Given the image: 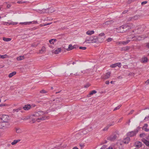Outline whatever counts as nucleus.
<instances>
[{
  "mask_svg": "<svg viewBox=\"0 0 149 149\" xmlns=\"http://www.w3.org/2000/svg\"><path fill=\"white\" fill-rule=\"evenodd\" d=\"M134 26L132 23L123 25L116 29L117 32L118 33H123L133 28Z\"/></svg>",
  "mask_w": 149,
  "mask_h": 149,
  "instance_id": "obj_1",
  "label": "nucleus"
},
{
  "mask_svg": "<svg viewBox=\"0 0 149 149\" xmlns=\"http://www.w3.org/2000/svg\"><path fill=\"white\" fill-rule=\"evenodd\" d=\"M100 39L101 38H99V37L96 36H90L86 38L84 42L89 44L96 43L98 42V39L100 40Z\"/></svg>",
  "mask_w": 149,
  "mask_h": 149,
  "instance_id": "obj_2",
  "label": "nucleus"
},
{
  "mask_svg": "<svg viewBox=\"0 0 149 149\" xmlns=\"http://www.w3.org/2000/svg\"><path fill=\"white\" fill-rule=\"evenodd\" d=\"M93 71V70L90 67L87 66H85L82 67L81 69V73L83 74H89Z\"/></svg>",
  "mask_w": 149,
  "mask_h": 149,
  "instance_id": "obj_3",
  "label": "nucleus"
},
{
  "mask_svg": "<svg viewBox=\"0 0 149 149\" xmlns=\"http://www.w3.org/2000/svg\"><path fill=\"white\" fill-rule=\"evenodd\" d=\"M147 37L144 35H141V36L137 35L133 37L132 39V41H140L144 39Z\"/></svg>",
  "mask_w": 149,
  "mask_h": 149,
  "instance_id": "obj_4",
  "label": "nucleus"
},
{
  "mask_svg": "<svg viewBox=\"0 0 149 149\" xmlns=\"http://www.w3.org/2000/svg\"><path fill=\"white\" fill-rule=\"evenodd\" d=\"M144 31L143 29L141 26H139L137 29L132 30V32L135 33V34L141 33Z\"/></svg>",
  "mask_w": 149,
  "mask_h": 149,
  "instance_id": "obj_5",
  "label": "nucleus"
},
{
  "mask_svg": "<svg viewBox=\"0 0 149 149\" xmlns=\"http://www.w3.org/2000/svg\"><path fill=\"white\" fill-rule=\"evenodd\" d=\"M48 113V112L47 111L44 112L41 111H38L35 113L34 114H33L32 116H35L36 117H38L40 116L43 115L44 114H46Z\"/></svg>",
  "mask_w": 149,
  "mask_h": 149,
  "instance_id": "obj_6",
  "label": "nucleus"
},
{
  "mask_svg": "<svg viewBox=\"0 0 149 149\" xmlns=\"http://www.w3.org/2000/svg\"><path fill=\"white\" fill-rule=\"evenodd\" d=\"M9 116L6 115H3L0 118V121H3L5 122H8L9 120Z\"/></svg>",
  "mask_w": 149,
  "mask_h": 149,
  "instance_id": "obj_7",
  "label": "nucleus"
},
{
  "mask_svg": "<svg viewBox=\"0 0 149 149\" xmlns=\"http://www.w3.org/2000/svg\"><path fill=\"white\" fill-rule=\"evenodd\" d=\"M118 135L117 134H116L112 135L110 136L109 137L107 138V139L109 141H113L115 140L117 138Z\"/></svg>",
  "mask_w": 149,
  "mask_h": 149,
  "instance_id": "obj_8",
  "label": "nucleus"
},
{
  "mask_svg": "<svg viewBox=\"0 0 149 149\" xmlns=\"http://www.w3.org/2000/svg\"><path fill=\"white\" fill-rule=\"evenodd\" d=\"M44 9L43 7L42 6L40 5H38L36 6V8L33 9V10L39 12V11L43 10Z\"/></svg>",
  "mask_w": 149,
  "mask_h": 149,
  "instance_id": "obj_9",
  "label": "nucleus"
},
{
  "mask_svg": "<svg viewBox=\"0 0 149 149\" xmlns=\"http://www.w3.org/2000/svg\"><path fill=\"white\" fill-rule=\"evenodd\" d=\"M142 146V143L140 141H136L135 142L134 145V146L137 147L136 148H138L141 147Z\"/></svg>",
  "mask_w": 149,
  "mask_h": 149,
  "instance_id": "obj_10",
  "label": "nucleus"
},
{
  "mask_svg": "<svg viewBox=\"0 0 149 149\" xmlns=\"http://www.w3.org/2000/svg\"><path fill=\"white\" fill-rule=\"evenodd\" d=\"M138 131H132L129 132L128 134V136L132 137L135 136L136 133H137Z\"/></svg>",
  "mask_w": 149,
  "mask_h": 149,
  "instance_id": "obj_11",
  "label": "nucleus"
},
{
  "mask_svg": "<svg viewBox=\"0 0 149 149\" xmlns=\"http://www.w3.org/2000/svg\"><path fill=\"white\" fill-rule=\"evenodd\" d=\"M142 141L146 145L148 146V148H147L149 149V140L148 141L145 139H142Z\"/></svg>",
  "mask_w": 149,
  "mask_h": 149,
  "instance_id": "obj_12",
  "label": "nucleus"
},
{
  "mask_svg": "<svg viewBox=\"0 0 149 149\" xmlns=\"http://www.w3.org/2000/svg\"><path fill=\"white\" fill-rule=\"evenodd\" d=\"M61 48H59L55 50L54 52H52L53 53H54L55 54H57L60 52L61 51Z\"/></svg>",
  "mask_w": 149,
  "mask_h": 149,
  "instance_id": "obj_13",
  "label": "nucleus"
},
{
  "mask_svg": "<svg viewBox=\"0 0 149 149\" xmlns=\"http://www.w3.org/2000/svg\"><path fill=\"white\" fill-rule=\"evenodd\" d=\"M114 22L113 20L108 21L103 23L104 25H109L113 24Z\"/></svg>",
  "mask_w": 149,
  "mask_h": 149,
  "instance_id": "obj_14",
  "label": "nucleus"
},
{
  "mask_svg": "<svg viewBox=\"0 0 149 149\" xmlns=\"http://www.w3.org/2000/svg\"><path fill=\"white\" fill-rule=\"evenodd\" d=\"M49 118V116H43L40 118H38L37 120H44L46 119H48Z\"/></svg>",
  "mask_w": 149,
  "mask_h": 149,
  "instance_id": "obj_15",
  "label": "nucleus"
},
{
  "mask_svg": "<svg viewBox=\"0 0 149 149\" xmlns=\"http://www.w3.org/2000/svg\"><path fill=\"white\" fill-rule=\"evenodd\" d=\"M148 126V125L147 124H145L144 126L142 127V129L146 132H148L149 131V129L147 128Z\"/></svg>",
  "mask_w": 149,
  "mask_h": 149,
  "instance_id": "obj_16",
  "label": "nucleus"
},
{
  "mask_svg": "<svg viewBox=\"0 0 149 149\" xmlns=\"http://www.w3.org/2000/svg\"><path fill=\"white\" fill-rule=\"evenodd\" d=\"M111 74V72H107L105 75L104 78L105 79H106L109 78Z\"/></svg>",
  "mask_w": 149,
  "mask_h": 149,
  "instance_id": "obj_17",
  "label": "nucleus"
},
{
  "mask_svg": "<svg viewBox=\"0 0 149 149\" xmlns=\"http://www.w3.org/2000/svg\"><path fill=\"white\" fill-rule=\"evenodd\" d=\"M5 122L0 121V129H2L4 128Z\"/></svg>",
  "mask_w": 149,
  "mask_h": 149,
  "instance_id": "obj_18",
  "label": "nucleus"
},
{
  "mask_svg": "<svg viewBox=\"0 0 149 149\" xmlns=\"http://www.w3.org/2000/svg\"><path fill=\"white\" fill-rule=\"evenodd\" d=\"M97 93V91L95 90H93L91 91L90 93L87 95V97H89L91 95H92L94 94H95Z\"/></svg>",
  "mask_w": 149,
  "mask_h": 149,
  "instance_id": "obj_19",
  "label": "nucleus"
},
{
  "mask_svg": "<svg viewBox=\"0 0 149 149\" xmlns=\"http://www.w3.org/2000/svg\"><path fill=\"white\" fill-rule=\"evenodd\" d=\"M75 48V47L74 46H72V45H70L68 46V48L66 50L67 51H69Z\"/></svg>",
  "mask_w": 149,
  "mask_h": 149,
  "instance_id": "obj_20",
  "label": "nucleus"
},
{
  "mask_svg": "<svg viewBox=\"0 0 149 149\" xmlns=\"http://www.w3.org/2000/svg\"><path fill=\"white\" fill-rule=\"evenodd\" d=\"M130 140V138L129 137L126 138L123 141V142L125 143H129V141Z\"/></svg>",
  "mask_w": 149,
  "mask_h": 149,
  "instance_id": "obj_21",
  "label": "nucleus"
},
{
  "mask_svg": "<svg viewBox=\"0 0 149 149\" xmlns=\"http://www.w3.org/2000/svg\"><path fill=\"white\" fill-rule=\"evenodd\" d=\"M45 50V47L43 46L42 47L41 50L39 51V53L41 54H42L43 53Z\"/></svg>",
  "mask_w": 149,
  "mask_h": 149,
  "instance_id": "obj_22",
  "label": "nucleus"
},
{
  "mask_svg": "<svg viewBox=\"0 0 149 149\" xmlns=\"http://www.w3.org/2000/svg\"><path fill=\"white\" fill-rule=\"evenodd\" d=\"M20 139L15 140L14 141L12 142L11 144L12 145H14L16 144L17 143L20 141Z\"/></svg>",
  "mask_w": 149,
  "mask_h": 149,
  "instance_id": "obj_23",
  "label": "nucleus"
},
{
  "mask_svg": "<svg viewBox=\"0 0 149 149\" xmlns=\"http://www.w3.org/2000/svg\"><path fill=\"white\" fill-rule=\"evenodd\" d=\"M16 73V72L14 71L13 72H12L10 73L8 75V77L9 78H11L14 75H15Z\"/></svg>",
  "mask_w": 149,
  "mask_h": 149,
  "instance_id": "obj_24",
  "label": "nucleus"
},
{
  "mask_svg": "<svg viewBox=\"0 0 149 149\" xmlns=\"http://www.w3.org/2000/svg\"><path fill=\"white\" fill-rule=\"evenodd\" d=\"M148 58L147 57H145L141 59V62L143 63H145L147 62Z\"/></svg>",
  "mask_w": 149,
  "mask_h": 149,
  "instance_id": "obj_25",
  "label": "nucleus"
},
{
  "mask_svg": "<svg viewBox=\"0 0 149 149\" xmlns=\"http://www.w3.org/2000/svg\"><path fill=\"white\" fill-rule=\"evenodd\" d=\"M130 40H128L126 41H124L123 42H120L119 43V44H123V45H126L130 41Z\"/></svg>",
  "mask_w": 149,
  "mask_h": 149,
  "instance_id": "obj_26",
  "label": "nucleus"
},
{
  "mask_svg": "<svg viewBox=\"0 0 149 149\" xmlns=\"http://www.w3.org/2000/svg\"><path fill=\"white\" fill-rule=\"evenodd\" d=\"M94 33V32L93 31H87L86 32V34L89 35H91L92 34H93Z\"/></svg>",
  "mask_w": 149,
  "mask_h": 149,
  "instance_id": "obj_27",
  "label": "nucleus"
},
{
  "mask_svg": "<svg viewBox=\"0 0 149 149\" xmlns=\"http://www.w3.org/2000/svg\"><path fill=\"white\" fill-rule=\"evenodd\" d=\"M36 106V105L34 104H29V110Z\"/></svg>",
  "mask_w": 149,
  "mask_h": 149,
  "instance_id": "obj_28",
  "label": "nucleus"
},
{
  "mask_svg": "<svg viewBox=\"0 0 149 149\" xmlns=\"http://www.w3.org/2000/svg\"><path fill=\"white\" fill-rule=\"evenodd\" d=\"M24 56H19L17 57V59L18 61H21L24 59Z\"/></svg>",
  "mask_w": 149,
  "mask_h": 149,
  "instance_id": "obj_29",
  "label": "nucleus"
},
{
  "mask_svg": "<svg viewBox=\"0 0 149 149\" xmlns=\"http://www.w3.org/2000/svg\"><path fill=\"white\" fill-rule=\"evenodd\" d=\"M10 124L8 123V122L5 123L4 128H9L10 127Z\"/></svg>",
  "mask_w": 149,
  "mask_h": 149,
  "instance_id": "obj_30",
  "label": "nucleus"
},
{
  "mask_svg": "<svg viewBox=\"0 0 149 149\" xmlns=\"http://www.w3.org/2000/svg\"><path fill=\"white\" fill-rule=\"evenodd\" d=\"M3 40L5 41L8 42L10 41L11 40V38H7L5 37H3Z\"/></svg>",
  "mask_w": 149,
  "mask_h": 149,
  "instance_id": "obj_31",
  "label": "nucleus"
},
{
  "mask_svg": "<svg viewBox=\"0 0 149 149\" xmlns=\"http://www.w3.org/2000/svg\"><path fill=\"white\" fill-rule=\"evenodd\" d=\"M140 15H136L134 16H133V20H135L138 19L140 17Z\"/></svg>",
  "mask_w": 149,
  "mask_h": 149,
  "instance_id": "obj_32",
  "label": "nucleus"
},
{
  "mask_svg": "<svg viewBox=\"0 0 149 149\" xmlns=\"http://www.w3.org/2000/svg\"><path fill=\"white\" fill-rule=\"evenodd\" d=\"M37 23V21L29 22V25L31 24H36Z\"/></svg>",
  "mask_w": 149,
  "mask_h": 149,
  "instance_id": "obj_33",
  "label": "nucleus"
},
{
  "mask_svg": "<svg viewBox=\"0 0 149 149\" xmlns=\"http://www.w3.org/2000/svg\"><path fill=\"white\" fill-rule=\"evenodd\" d=\"M16 131L17 133H20L21 132V130L19 128H16Z\"/></svg>",
  "mask_w": 149,
  "mask_h": 149,
  "instance_id": "obj_34",
  "label": "nucleus"
},
{
  "mask_svg": "<svg viewBox=\"0 0 149 149\" xmlns=\"http://www.w3.org/2000/svg\"><path fill=\"white\" fill-rule=\"evenodd\" d=\"M54 10L53 8H50L48 9L49 13H52L54 11Z\"/></svg>",
  "mask_w": 149,
  "mask_h": 149,
  "instance_id": "obj_35",
  "label": "nucleus"
},
{
  "mask_svg": "<svg viewBox=\"0 0 149 149\" xmlns=\"http://www.w3.org/2000/svg\"><path fill=\"white\" fill-rule=\"evenodd\" d=\"M56 39H51L49 40V42L51 44H54V42H53L52 41H54V42H56Z\"/></svg>",
  "mask_w": 149,
  "mask_h": 149,
  "instance_id": "obj_36",
  "label": "nucleus"
},
{
  "mask_svg": "<svg viewBox=\"0 0 149 149\" xmlns=\"http://www.w3.org/2000/svg\"><path fill=\"white\" fill-rule=\"evenodd\" d=\"M99 38H101V39H100V40L99 39H98V42H99L101 43L104 40V37L103 38L101 37H100Z\"/></svg>",
  "mask_w": 149,
  "mask_h": 149,
  "instance_id": "obj_37",
  "label": "nucleus"
},
{
  "mask_svg": "<svg viewBox=\"0 0 149 149\" xmlns=\"http://www.w3.org/2000/svg\"><path fill=\"white\" fill-rule=\"evenodd\" d=\"M146 134L144 133H143L142 134H141L139 135V136L141 137H146Z\"/></svg>",
  "mask_w": 149,
  "mask_h": 149,
  "instance_id": "obj_38",
  "label": "nucleus"
},
{
  "mask_svg": "<svg viewBox=\"0 0 149 149\" xmlns=\"http://www.w3.org/2000/svg\"><path fill=\"white\" fill-rule=\"evenodd\" d=\"M117 66H118V63H115L111 65V67L112 68H114Z\"/></svg>",
  "mask_w": 149,
  "mask_h": 149,
  "instance_id": "obj_39",
  "label": "nucleus"
},
{
  "mask_svg": "<svg viewBox=\"0 0 149 149\" xmlns=\"http://www.w3.org/2000/svg\"><path fill=\"white\" fill-rule=\"evenodd\" d=\"M129 49H130V47H128V46H127L126 47H123L122 48L123 49V50L125 51H127V50H129Z\"/></svg>",
  "mask_w": 149,
  "mask_h": 149,
  "instance_id": "obj_40",
  "label": "nucleus"
},
{
  "mask_svg": "<svg viewBox=\"0 0 149 149\" xmlns=\"http://www.w3.org/2000/svg\"><path fill=\"white\" fill-rule=\"evenodd\" d=\"M23 109L25 110H28V104L26 105L23 107Z\"/></svg>",
  "mask_w": 149,
  "mask_h": 149,
  "instance_id": "obj_41",
  "label": "nucleus"
},
{
  "mask_svg": "<svg viewBox=\"0 0 149 149\" xmlns=\"http://www.w3.org/2000/svg\"><path fill=\"white\" fill-rule=\"evenodd\" d=\"M7 55L6 54H5L4 55H0V58L4 59L6 58V57L7 56Z\"/></svg>",
  "mask_w": 149,
  "mask_h": 149,
  "instance_id": "obj_42",
  "label": "nucleus"
},
{
  "mask_svg": "<svg viewBox=\"0 0 149 149\" xmlns=\"http://www.w3.org/2000/svg\"><path fill=\"white\" fill-rule=\"evenodd\" d=\"M40 92L41 93H47V91H45L44 89H43L42 90L40 91Z\"/></svg>",
  "mask_w": 149,
  "mask_h": 149,
  "instance_id": "obj_43",
  "label": "nucleus"
},
{
  "mask_svg": "<svg viewBox=\"0 0 149 149\" xmlns=\"http://www.w3.org/2000/svg\"><path fill=\"white\" fill-rule=\"evenodd\" d=\"M121 106V105H119L118 106L116 107L114 109H113V111H115L119 109Z\"/></svg>",
  "mask_w": 149,
  "mask_h": 149,
  "instance_id": "obj_44",
  "label": "nucleus"
},
{
  "mask_svg": "<svg viewBox=\"0 0 149 149\" xmlns=\"http://www.w3.org/2000/svg\"><path fill=\"white\" fill-rule=\"evenodd\" d=\"M132 20H133L132 17H129L127 19V21H130Z\"/></svg>",
  "mask_w": 149,
  "mask_h": 149,
  "instance_id": "obj_45",
  "label": "nucleus"
},
{
  "mask_svg": "<svg viewBox=\"0 0 149 149\" xmlns=\"http://www.w3.org/2000/svg\"><path fill=\"white\" fill-rule=\"evenodd\" d=\"M38 45L37 44H36V43H33L31 45V46L33 47H36Z\"/></svg>",
  "mask_w": 149,
  "mask_h": 149,
  "instance_id": "obj_46",
  "label": "nucleus"
},
{
  "mask_svg": "<svg viewBox=\"0 0 149 149\" xmlns=\"http://www.w3.org/2000/svg\"><path fill=\"white\" fill-rule=\"evenodd\" d=\"M114 124V122H112L111 123H110L108 124L107 126H108V127L109 128L111 126H112Z\"/></svg>",
  "mask_w": 149,
  "mask_h": 149,
  "instance_id": "obj_47",
  "label": "nucleus"
},
{
  "mask_svg": "<svg viewBox=\"0 0 149 149\" xmlns=\"http://www.w3.org/2000/svg\"><path fill=\"white\" fill-rule=\"evenodd\" d=\"M112 39L111 38H109L107 40V41L108 42H110L112 41Z\"/></svg>",
  "mask_w": 149,
  "mask_h": 149,
  "instance_id": "obj_48",
  "label": "nucleus"
},
{
  "mask_svg": "<svg viewBox=\"0 0 149 149\" xmlns=\"http://www.w3.org/2000/svg\"><path fill=\"white\" fill-rule=\"evenodd\" d=\"M18 111H19V110H18V109H14L13 110V113H14L15 112H17Z\"/></svg>",
  "mask_w": 149,
  "mask_h": 149,
  "instance_id": "obj_49",
  "label": "nucleus"
},
{
  "mask_svg": "<svg viewBox=\"0 0 149 149\" xmlns=\"http://www.w3.org/2000/svg\"><path fill=\"white\" fill-rule=\"evenodd\" d=\"M79 49H82L83 50H85L86 49V47H79Z\"/></svg>",
  "mask_w": 149,
  "mask_h": 149,
  "instance_id": "obj_50",
  "label": "nucleus"
},
{
  "mask_svg": "<svg viewBox=\"0 0 149 149\" xmlns=\"http://www.w3.org/2000/svg\"><path fill=\"white\" fill-rule=\"evenodd\" d=\"M90 86V84H87L86 85H85L84 86V87L85 88H88Z\"/></svg>",
  "mask_w": 149,
  "mask_h": 149,
  "instance_id": "obj_51",
  "label": "nucleus"
},
{
  "mask_svg": "<svg viewBox=\"0 0 149 149\" xmlns=\"http://www.w3.org/2000/svg\"><path fill=\"white\" fill-rule=\"evenodd\" d=\"M109 128L108 127V126H107L106 127L103 129V131H107L108 130V129Z\"/></svg>",
  "mask_w": 149,
  "mask_h": 149,
  "instance_id": "obj_52",
  "label": "nucleus"
},
{
  "mask_svg": "<svg viewBox=\"0 0 149 149\" xmlns=\"http://www.w3.org/2000/svg\"><path fill=\"white\" fill-rule=\"evenodd\" d=\"M104 35H105L104 33H100L99 34V36H104Z\"/></svg>",
  "mask_w": 149,
  "mask_h": 149,
  "instance_id": "obj_53",
  "label": "nucleus"
},
{
  "mask_svg": "<svg viewBox=\"0 0 149 149\" xmlns=\"http://www.w3.org/2000/svg\"><path fill=\"white\" fill-rule=\"evenodd\" d=\"M147 3V1H144L142 2L141 3V4L142 5H143L144 4H145Z\"/></svg>",
  "mask_w": 149,
  "mask_h": 149,
  "instance_id": "obj_54",
  "label": "nucleus"
},
{
  "mask_svg": "<svg viewBox=\"0 0 149 149\" xmlns=\"http://www.w3.org/2000/svg\"><path fill=\"white\" fill-rule=\"evenodd\" d=\"M25 3V2L24 1H17L18 3L20 4H22Z\"/></svg>",
  "mask_w": 149,
  "mask_h": 149,
  "instance_id": "obj_55",
  "label": "nucleus"
},
{
  "mask_svg": "<svg viewBox=\"0 0 149 149\" xmlns=\"http://www.w3.org/2000/svg\"><path fill=\"white\" fill-rule=\"evenodd\" d=\"M129 75H130V76H134V73H133L131 72L129 73Z\"/></svg>",
  "mask_w": 149,
  "mask_h": 149,
  "instance_id": "obj_56",
  "label": "nucleus"
},
{
  "mask_svg": "<svg viewBox=\"0 0 149 149\" xmlns=\"http://www.w3.org/2000/svg\"><path fill=\"white\" fill-rule=\"evenodd\" d=\"M7 106V104H1L0 105V106L1 107L3 106Z\"/></svg>",
  "mask_w": 149,
  "mask_h": 149,
  "instance_id": "obj_57",
  "label": "nucleus"
},
{
  "mask_svg": "<svg viewBox=\"0 0 149 149\" xmlns=\"http://www.w3.org/2000/svg\"><path fill=\"white\" fill-rule=\"evenodd\" d=\"M37 28L34 27L33 28H29V30H36Z\"/></svg>",
  "mask_w": 149,
  "mask_h": 149,
  "instance_id": "obj_58",
  "label": "nucleus"
},
{
  "mask_svg": "<svg viewBox=\"0 0 149 149\" xmlns=\"http://www.w3.org/2000/svg\"><path fill=\"white\" fill-rule=\"evenodd\" d=\"M28 23V22L20 23V24H24L25 25L27 24Z\"/></svg>",
  "mask_w": 149,
  "mask_h": 149,
  "instance_id": "obj_59",
  "label": "nucleus"
},
{
  "mask_svg": "<svg viewBox=\"0 0 149 149\" xmlns=\"http://www.w3.org/2000/svg\"><path fill=\"white\" fill-rule=\"evenodd\" d=\"M146 46L147 48H149V42L147 43L146 44Z\"/></svg>",
  "mask_w": 149,
  "mask_h": 149,
  "instance_id": "obj_60",
  "label": "nucleus"
},
{
  "mask_svg": "<svg viewBox=\"0 0 149 149\" xmlns=\"http://www.w3.org/2000/svg\"><path fill=\"white\" fill-rule=\"evenodd\" d=\"M134 110H131L130 112L128 113V115L132 114L134 112Z\"/></svg>",
  "mask_w": 149,
  "mask_h": 149,
  "instance_id": "obj_61",
  "label": "nucleus"
},
{
  "mask_svg": "<svg viewBox=\"0 0 149 149\" xmlns=\"http://www.w3.org/2000/svg\"><path fill=\"white\" fill-rule=\"evenodd\" d=\"M74 75L75 76H79V74L77 73V72H76L75 74H74Z\"/></svg>",
  "mask_w": 149,
  "mask_h": 149,
  "instance_id": "obj_62",
  "label": "nucleus"
},
{
  "mask_svg": "<svg viewBox=\"0 0 149 149\" xmlns=\"http://www.w3.org/2000/svg\"><path fill=\"white\" fill-rule=\"evenodd\" d=\"M128 11V10H125L123 12V14H125L126 13H127Z\"/></svg>",
  "mask_w": 149,
  "mask_h": 149,
  "instance_id": "obj_63",
  "label": "nucleus"
},
{
  "mask_svg": "<svg viewBox=\"0 0 149 149\" xmlns=\"http://www.w3.org/2000/svg\"><path fill=\"white\" fill-rule=\"evenodd\" d=\"M106 148V146L105 145L103 146L100 149H105Z\"/></svg>",
  "mask_w": 149,
  "mask_h": 149,
  "instance_id": "obj_64",
  "label": "nucleus"
}]
</instances>
